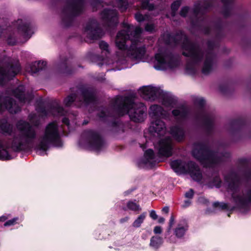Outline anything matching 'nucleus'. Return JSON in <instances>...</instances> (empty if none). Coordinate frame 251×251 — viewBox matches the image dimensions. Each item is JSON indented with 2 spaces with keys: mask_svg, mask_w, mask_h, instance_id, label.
Instances as JSON below:
<instances>
[{
  "mask_svg": "<svg viewBox=\"0 0 251 251\" xmlns=\"http://www.w3.org/2000/svg\"><path fill=\"white\" fill-rule=\"evenodd\" d=\"M28 118L31 124L34 126H37L39 125V117L35 114H30Z\"/></svg>",
  "mask_w": 251,
  "mask_h": 251,
  "instance_id": "obj_34",
  "label": "nucleus"
},
{
  "mask_svg": "<svg viewBox=\"0 0 251 251\" xmlns=\"http://www.w3.org/2000/svg\"><path fill=\"white\" fill-rule=\"evenodd\" d=\"M25 88L23 86H19L16 90L13 91L14 95L18 98L21 102H29L32 99V95L28 96V98H25V95L24 94Z\"/></svg>",
  "mask_w": 251,
  "mask_h": 251,
  "instance_id": "obj_21",
  "label": "nucleus"
},
{
  "mask_svg": "<svg viewBox=\"0 0 251 251\" xmlns=\"http://www.w3.org/2000/svg\"><path fill=\"white\" fill-rule=\"evenodd\" d=\"M163 103L166 107H173L176 104V102L174 99L172 98H167L164 99Z\"/></svg>",
  "mask_w": 251,
  "mask_h": 251,
  "instance_id": "obj_35",
  "label": "nucleus"
},
{
  "mask_svg": "<svg viewBox=\"0 0 251 251\" xmlns=\"http://www.w3.org/2000/svg\"><path fill=\"white\" fill-rule=\"evenodd\" d=\"M135 18L138 22H141L148 20V16L146 15L143 16L140 13H137L135 15Z\"/></svg>",
  "mask_w": 251,
  "mask_h": 251,
  "instance_id": "obj_40",
  "label": "nucleus"
},
{
  "mask_svg": "<svg viewBox=\"0 0 251 251\" xmlns=\"http://www.w3.org/2000/svg\"><path fill=\"white\" fill-rule=\"evenodd\" d=\"M157 149L159 153L162 156L169 157L172 155L173 142L170 137L161 139L158 142Z\"/></svg>",
  "mask_w": 251,
  "mask_h": 251,
  "instance_id": "obj_12",
  "label": "nucleus"
},
{
  "mask_svg": "<svg viewBox=\"0 0 251 251\" xmlns=\"http://www.w3.org/2000/svg\"><path fill=\"white\" fill-rule=\"evenodd\" d=\"M60 142L58 126L55 122H51L46 126L43 133L40 135L36 149L45 151L51 145L58 146Z\"/></svg>",
  "mask_w": 251,
  "mask_h": 251,
  "instance_id": "obj_6",
  "label": "nucleus"
},
{
  "mask_svg": "<svg viewBox=\"0 0 251 251\" xmlns=\"http://www.w3.org/2000/svg\"><path fill=\"white\" fill-rule=\"evenodd\" d=\"M18 133H14L8 143L0 140V159H11L5 148L11 147L13 150L20 151L25 149L36 137L35 129L30 124L24 120H20L16 124Z\"/></svg>",
  "mask_w": 251,
  "mask_h": 251,
  "instance_id": "obj_1",
  "label": "nucleus"
},
{
  "mask_svg": "<svg viewBox=\"0 0 251 251\" xmlns=\"http://www.w3.org/2000/svg\"><path fill=\"white\" fill-rule=\"evenodd\" d=\"M0 129L2 133L10 135L12 132L13 126L7 123L5 119L0 120Z\"/></svg>",
  "mask_w": 251,
  "mask_h": 251,
  "instance_id": "obj_23",
  "label": "nucleus"
},
{
  "mask_svg": "<svg viewBox=\"0 0 251 251\" xmlns=\"http://www.w3.org/2000/svg\"><path fill=\"white\" fill-rule=\"evenodd\" d=\"M85 133L88 138L91 147L94 150L99 151L104 147V142L98 133L89 130Z\"/></svg>",
  "mask_w": 251,
  "mask_h": 251,
  "instance_id": "obj_13",
  "label": "nucleus"
},
{
  "mask_svg": "<svg viewBox=\"0 0 251 251\" xmlns=\"http://www.w3.org/2000/svg\"><path fill=\"white\" fill-rule=\"evenodd\" d=\"M101 18L107 26L116 25L118 23V14L115 10L105 8L101 13Z\"/></svg>",
  "mask_w": 251,
  "mask_h": 251,
  "instance_id": "obj_14",
  "label": "nucleus"
},
{
  "mask_svg": "<svg viewBox=\"0 0 251 251\" xmlns=\"http://www.w3.org/2000/svg\"><path fill=\"white\" fill-rule=\"evenodd\" d=\"M214 46V44L212 42H209L208 43V47L209 48V49H211L213 48Z\"/></svg>",
  "mask_w": 251,
  "mask_h": 251,
  "instance_id": "obj_56",
  "label": "nucleus"
},
{
  "mask_svg": "<svg viewBox=\"0 0 251 251\" xmlns=\"http://www.w3.org/2000/svg\"><path fill=\"white\" fill-rule=\"evenodd\" d=\"M7 42L9 45H14L16 43V39L11 33H9L7 36Z\"/></svg>",
  "mask_w": 251,
  "mask_h": 251,
  "instance_id": "obj_42",
  "label": "nucleus"
},
{
  "mask_svg": "<svg viewBox=\"0 0 251 251\" xmlns=\"http://www.w3.org/2000/svg\"><path fill=\"white\" fill-rule=\"evenodd\" d=\"M170 131L171 134L178 141H180L183 139L184 131L182 127L179 126L172 127L170 129Z\"/></svg>",
  "mask_w": 251,
  "mask_h": 251,
  "instance_id": "obj_22",
  "label": "nucleus"
},
{
  "mask_svg": "<svg viewBox=\"0 0 251 251\" xmlns=\"http://www.w3.org/2000/svg\"><path fill=\"white\" fill-rule=\"evenodd\" d=\"M149 115L152 119V121L158 119V118H164L166 117V112L162 107L157 105H151L150 107Z\"/></svg>",
  "mask_w": 251,
  "mask_h": 251,
  "instance_id": "obj_18",
  "label": "nucleus"
},
{
  "mask_svg": "<svg viewBox=\"0 0 251 251\" xmlns=\"http://www.w3.org/2000/svg\"><path fill=\"white\" fill-rule=\"evenodd\" d=\"M165 221V220L163 217H160L158 219V222L159 223L163 224L164 223Z\"/></svg>",
  "mask_w": 251,
  "mask_h": 251,
  "instance_id": "obj_57",
  "label": "nucleus"
},
{
  "mask_svg": "<svg viewBox=\"0 0 251 251\" xmlns=\"http://www.w3.org/2000/svg\"><path fill=\"white\" fill-rule=\"evenodd\" d=\"M113 106L118 116L128 113L131 120L135 122L144 121L146 108L142 103H135L129 97H117L114 102Z\"/></svg>",
  "mask_w": 251,
  "mask_h": 251,
  "instance_id": "obj_4",
  "label": "nucleus"
},
{
  "mask_svg": "<svg viewBox=\"0 0 251 251\" xmlns=\"http://www.w3.org/2000/svg\"><path fill=\"white\" fill-rule=\"evenodd\" d=\"M190 202H189V201H185V206H187L188 205H190Z\"/></svg>",
  "mask_w": 251,
  "mask_h": 251,
  "instance_id": "obj_62",
  "label": "nucleus"
},
{
  "mask_svg": "<svg viewBox=\"0 0 251 251\" xmlns=\"http://www.w3.org/2000/svg\"><path fill=\"white\" fill-rule=\"evenodd\" d=\"M187 229L188 226L186 224L183 226L179 224L177 225V226L175 228V234L177 237L181 238L183 236Z\"/></svg>",
  "mask_w": 251,
  "mask_h": 251,
  "instance_id": "obj_27",
  "label": "nucleus"
},
{
  "mask_svg": "<svg viewBox=\"0 0 251 251\" xmlns=\"http://www.w3.org/2000/svg\"><path fill=\"white\" fill-rule=\"evenodd\" d=\"M127 206L128 209L133 211H139L141 210L139 205L133 201H129L127 204Z\"/></svg>",
  "mask_w": 251,
  "mask_h": 251,
  "instance_id": "obj_37",
  "label": "nucleus"
},
{
  "mask_svg": "<svg viewBox=\"0 0 251 251\" xmlns=\"http://www.w3.org/2000/svg\"><path fill=\"white\" fill-rule=\"evenodd\" d=\"M7 217L5 216L0 217V222H4L7 219Z\"/></svg>",
  "mask_w": 251,
  "mask_h": 251,
  "instance_id": "obj_58",
  "label": "nucleus"
},
{
  "mask_svg": "<svg viewBox=\"0 0 251 251\" xmlns=\"http://www.w3.org/2000/svg\"><path fill=\"white\" fill-rule=\"evenodd\" d=\"M171 166L177 173H188L196 181H200L202 178V174L199 166L192 161L186 163L179 160H174L171 162Z\"/></svg>",
  "mask_w": 251,
  "mask_h": 251,
  "instance_id": "obj_8",
  "label": "nucleus"
},
{
  "mask_svg": "<svg viewBox=\"0 0 251 251\" xmlns=\"http://www.w3.org/2000/svg\"><path fill=\"white\" fill-rule=\"evenodd\" d=\"M109 115V114H107V116ZM107 116V114H106V112L105 111H103L101 112V115H100V117L101 118L104 117L105 116Z\"/></svg>",
  "mask_w": 251,
  "mask_h": 251,
  "instance_id": "obj_60",
  "label": "nucleus"
},
{
  "mask_svg": "<svg viewBox=\"0 0 251 251\" xmlns=\"http://www.w3.org/2000/svg\"><path fill=\"white\" fill-rule=\"evenodd\" d=\"M19 220V218L18 217H15L13 218L12 219L9 220L7 221H6L4 224V226H11L15 225L17 223V221Z\"/></svg>",
  "mask_w": 251,
  "mask_h": 251,
  "instance_id": "obj_44",
  "label": "nucleus"
},
{
  "mask_svg": "<svg viewBox=\"0 0 251 251\" xmlns=\"http://www.w3.org/2000/svg\"><path fill=\"white\" fill-rule=\"evenodd\" d=\"M215 208H218L220 209H226L227 208V205L226 203L215 202L213 204Z\"/></svg>",
  "mask_w": 251,
  "mask_h": 251,
  "instance_id": "obj_41",
  "label": "nucleus"
},
{
  "mask_svg": "<svg viewBox=\"0 0 251 251\" xmlns=\"http://www.w3.org/2000/svg\"><path fill=\"white\" fill-rule=\"evenodd\" d=\"M162 238L159 236H152L151 239L150 246L154 249L158 248L162 244Z\"/></svg>",
  "mask_w": 251,
  "mask_h": 251,
  "instance_id": "obj_31",
  "label": "nucleus"
},
{
  "mask_svg": "<svg viewBox=\"0 0 251 251\" xmlns=\"http://www.w3.org/2000/svg\"><path fill=\"white\" fill-rule=\"evenodd\" d=\"M194 195V192L192 189H190L187 192L185 193V197L188 198H192Z\"/></svg>",
  "mask_w": 251,
  "mask_h": 251,
  "instance_id": "obj_51",
  "label": "nucleus"
},
{
  "mask_svg": "<svg viewBox=\"0 0 251 251\" xmlns=\"http://www.w3.org/2000/svg\"><path fill=\"white\" fill-rule=\"evenodd\" d=\"M150 216L153 220H156L158 218V216L154 210L151 211Z\"/></svg>",
  "mask_w": 251,
  "mask_h": 251,
  "instance_id": "obj_52",
  "label": "nucleus"
},
{
  "mask_svg": "<svg viewBox=\"0 0 251 251\" xmlns=\"http://www.w3.org/2000/svg\"><path fill=\"white\" fill-rule=\"evenodd\" d=\"M210 7L209 5L206 4L204 5H201V3H197L195 5V7L194 9V13L197 16L199 15V13L202 12L203 10L207 9L208 8Z\"/></svg>",
  "mask_w": 251,
  "mask_h": 251,
  "instance_id": "obj_32",
  "label": "nucleus"
},
{
  "mask_svg": "<svg viewBox=\"0 0 251 251\" xmlns=\"http://www.w3.org/2000/svg\"><path fill=\"white\" fill-rule=\"evenodd\" d=\"M221 183V179L219 176H215L213 179V185H215L216 187H219L220 186V184Z\"/></svg>",
  "mask_w": 251,
  "mask_h": 251,
  "instance_id": "obj_46",
  "label": "nucleus"
},
{
  "mask_svg": "<svg viewBox=\"0 0 251 251\" xmlns=\"http://www.w3.org/2000/svg\"><path fill=\"white\" fill-rule=\"evenodd\" d=\"M176 43L182 42L183 54L190 57L191 60V64H188L186 69L188 71L191 70V66L198 65L202 58L204 57L202 73L207 75L211 72L215 66V57L213 53L206 51L203 52L197 44L191 43L187 38L186 35L180 33L175 37Z\"/></svg>",
  "mask_w": 251,
  "mask_h": 251,
  "instance_id": "obj_2",
  "label": "nucleus"
},
{
  "mask_svg": "<svg viewBox=\"0 0 251 251\" xmlns=\"http://www.w3.org/2000/svg\"><path fill=\"white\" fill-rule=\"evenodd\" d=\"M178 61L171 54L157 53L155 56L154 68L156 70H164L174 69L178 65Z\"/></svg>",
  "mask_w": 251,
  "mask_h": 251,
  "instance_id": "obj_10",
  "label": "nucleus"
},
{
  "mask_svg": "<svg viewBox=\"0 0 251 251\" xmlns=\"http://www.w3.org/2000/svg\"><path fill=\"white\" fill-rule=\"evenodd\" d=\"M82 98L83 100V103L88 104L93 102L95 100L94 92L88 89L82 91Z\"/></svg>",
  "mask_w": 251,
  "mask_h": 251,
  "instance_id": "obj_24",
  "label": "nucleus"
},
{
  "mask_svg": "<svg viewBox=\"0 0 251 251\" xmlns=\"http://www.w3.org/2000/svg\"><path fill=\"white\" fill-rule=\"evenodd\" d=\"M150 130L154 135H155V133L158 136L163 135L166 131L165 123L159 119L152 121Z\"/></svg>",
  "mask_w": 251,
  "mask_h": 251,
  "instance_id": "obj_17",
  "label": "nucleus"
},
{
  "mask_svg": "<svg viewBox=\"0 0 251 251\" xmlns=\"http://www.w3.org/2000/svg\"><path fill=\"white\" fill-rule=\"evenodd\" d=\"M5 109L11 113H16L20 110V108L11 98L0 96V113Z\"/></svg>",
  "mask_w": 251,
  "mask_h": 251,
  "instance_id": "obj_11",
  "label": "nucleus"
},
{
  "mask_svg": "<svg viewBox=\"0 0 251 251\" xmlns=\"http://www.w3.org/2000/svg\"><path fill=\"white\" fill-rule=\"evenodd\" d=\"M162 231V229L160 226H156L154 227L153 232L155 234H160Z\"/></svg>",
  "mask_w": 251,
  "mask_h": 251,
  "instance_id": "obj_50",
  "label": "nucleus"
},
{
  "mask_svg": "<svg viewBox=\"0 0 251 251\" xmlns=\"http://www.w3.org/2000/svg\"><path fill=\"white\" fill-rule=\"evenodd\" d=\"M21 70L19 60L4 57L0 61V86H3L15 76Z\"/></svg>",
  "mask_w": 251,
  "mask_h": 251,
  "instance_id": "obj_7",
  "label": "nucleus"
},
{
  "mask_svg": "<svg viewBox=\"0 0 251 251\" xmlns=\"http://www.w3.org/2000/svg\"><path fill=\"white\" fill-rule=\"evenodd\" d=\"M193 101L195 105L200 106H203L205 103L204 100L202 98L197 97H193Z\"/></svg>",
  "mask_w": 251,
  "mask_h": 251,
  "instance_id": "obj_39",
  "label": "nucleus"
},
{
  "mask_svg": "<svg viewBox=\"0 0 251 251\" xmlns=\"http://www.w3.org/2000/svg\"><path fill=\"white\" fill-rule=\"evenodd\" d=\"M71 3L68 9L73 15L79 14L82 10L83 4V0H71Z\"/></svg>",
  "mask_w": 251,
  "mask_h": 251,
  "instance_id": "obj_20",
  "label": "nucleus"
},
{
  "mask_svg": "<svg viewBox=\"0 0 251 251\" xmlns=\"http://www.w3.org/2000/svg\"><path fill=\"white\" fill-rule=\"evenodd\" d=\"M169 208L168 206H165L162 209L163 212L167 214L169 212Z\"/></svg>",
  "mask_w": 251,
  "mask_h": 251,
  "instance_id": "obj_54",
  "label": "nucleus"
},
{
  "mask_svg": "<svg viewBox=\"0 0 251 251\" xmlns=\"http://www.w3.org/2000/svg\"><path fill=\"white\" fill-rule=\"evenodd\" d=\"M85 31L91 39H97L103 35L102 30L98 27V24L95 20H93L86 25Z\"/></svg>",
  "mask_w": 251,
  "mask_h": 251,
  "instance_id": "obj_15",
  "label": "nucleus"
},
{
  "mask_svg": "<svg viewBox=\"0 0 251 251\" xmlns=\"http://www.w3.org/2000/svg\"><path fill=\"white\" fill-rule=\"evenodd\" d=\"M126 0H112V4L119 8L122 11L126 9L127 6Z\"/></svg>",
  "mask_w": 251,
  "mask_h": 251,
  "instance_id": "obj_30",
  "label": "nucleus"
},
{
  "mask_svg": "<svg viewBox=\"0 0 251 251\" xmlns=\"http://www.w3.org/2000/svg\"><path fill=\"white\" fill-rule=\"evenodd\" d=\"M225 180L228 183V191L231 193L232 198L236 203L245 204L251 202V191L243 194V196H239L237 194L239 178L235 174L232 173L225 176Z\"/></svg>",
  "mask_w": 251,
  "mask_h": 251,
  "instance_id": "obj_9",
  "label": "nucleus"
},
{
  "mask_svg": "<svg viewBox=\"0 0 251 251\" xmlns=\"http://www.w3.org/2000/svg\"><path fill=\"white\" fill-rule=\"evenodd\" d=\"M180 5V2L179 1H176L172 4L171 8L173 11L172 15H175V12L178 9Z\"/></svg>",
  "mask_w": 251,
  "mask_h": 251,
  "instance_id": "obj_43",
  "label": "nucleus"
},
{
  "mask_svg": "<svg viewBox=\"0 0 251 251\" xmlns=\"http://www.w3.org/2000/svg\"><path fill=\"white\" fill-rule=\"evenodd\" d=\"M193 156L206 167H212L224 160V157H228V153L223 155L217 152L210 151L205 145L200 143L195 144L192 151Z\"/></svg>",
  "mask_w": 251,
  "mask_h": 251,
  "instance_id": "obj_5",
  "label": "nucleus"
},
{
  "mask_svg": "<svg viewBox=\"0 0 251 251\" xmlns=\"http://www.w3.org/2000/svg\"><path fill=\"white\" fill-rule=\"evenodd\" d=\"M7 31H10L9 29H7L6 30H4V31L3 29L0 26V37L2 36V34H4V33L5 32L7 33Z\"/></svg>",
  "mask_w": 251,
  "mask_h": 251,
  "instance_id": "obj_53",
  "label": "nucleus"
},
{
  "mask_svg": "<svg viewBox=\"0 0 251 251\" xmlns=\"http://www.w3.org/2000/svg\"><path fill=\"white\" fill-rule=\"evenodd\" d=\"M123 27L124 29L117 35L115 40L116 46L119 49L125 50L127 49L126 42L129 39L131 42V56L135 59L141 58L145 54V48L137 45V43L139 41L142 29L126 22L123 23Z\"/></svg>",
  "mask_w": 251,
  "mask_h": 251,
  "instance_id": "obj_3",
  "label": "nucleus"
},
{
  "mask_svg": "<svg viewBox=\"0 0 251 251\" xmlns=\"http://www.w3.org/2000/svg\"><path fill=\"white\" fill-rule=\"evenodd\" d=\"M128 219H129L128 217H125L124 218L121 219L120 220V222H121V223H124V222H126L127 221Z\"/></svg>",
  "mask_w": 251,
  "mask_h": 251,
  "instance_id": "obj_59",
  "label": "nucleus"
},
{
  "mask_svg": "<svg viewBox=\"0 0 251 251\" xmlns=\"http://www.w3.org/2000/svg\"><path fill=\"white\" fill-rule=\"evenodd\" d=\"M154 6L150 3L149 0H143L142 2V8L143 9L151 10L153 9Z\"/></svg>",
  "mask_w": 251,
  "mask_h": 251,
  "instance_id": "obj_38",
  "label": "nucleus"
},
{
  "mask_svg": "<svg viewBox=\"0 0 251 251\" xmlns=\"http://www.w3.org/2000/svg\"><path fill=\"white\" fill-rule=\"evenodd\" d=\"M62 122L66 125H69V120L67 118H64L62 120Z\"/></svg>",
  "mask_w": 251,
  "mask_h": 251,
  "instance_id": "obj_55",
  "label": "nucleus"
},
{
  "mask_svg": "<svg viewBox=\"0 0 251 251\" xmlns=\"http://www.w3.org/2000/svg\"><path fill=\"white\" fill-rule=\"evenodd\" d=\"M41 116H48L50 114L55 116H61L64 114V110L63 108L60 107L57 103L54 105L51 109L50 112H48L44 108H42L38 110Z\"/></svg>",
  "mask_w": 251,
  "mask_h": 251,
  "instance_id": "obj_19",
  "label": "nucleus"
},
{
  "mask_svg": "<svg viewBox=\"0 0 251 251\" xmlns=\"http://www.w3.org/2000/svg\"><path fill=\"white\" fill-rule=\"evenodd\" d=\"M222 1L224 4H226L229 0H222Z\"/></svg>",
  "mask_w": 251,
  "mask_h": 251,
  "instance_id": "obj_63",
  "label": "nucleus"
},
{
  "mask_svg": "<svg viewBox=\"0 0 251 251\" xmlns=\"http://www.w3.org/2000/svg\"><path fill=\"white\" fill-rule=\"evenodd\" d=\"M47 63L45 61H40L38 62H35L31 66V73L33 74L36 73L40 70L44 69Z\"/></svg>",
  "mask_w": 251,
  "mask_h": 251,
  "instance_id": "obj_29",
  "label": "nucleus"
},
{
  "mask_svg": "<svg viewBox=\"0 0 251 251\" xmlns=\"http://www.w3.org/2000/svg\"><path fill=\"white\" fill-rule=\"evenodd\" d=\"M77 99V98H76V96L75 95H71L68 96L64 100V103L65 105L67 106H70L75 100H76Z\"/></svg>",
  "mask_w": 251,
  "mask_h": 251,
  "instance_id": "obj_36",
  "label": "nucleus"
},
{
  "mask_svg": "<svg viewBox=\"0 0 251 251\" xmlns=\"http://www.w3.org/2000/svg\"><path fill=\"white\" fill-rule=\"evenodd\" d=\"M188 12V8L187 7H184L181 9L180 14L182 17H185Z\"/></svg>",
  "mask_w": 251,
  "mask_h": 251,
  "instance_id": "obj_49",
  "label": "nucleus"
},
{
  "mask_svg": "<svg viewBox=\"0 0 251 251\" xmlns=\"http://www.w3.org/2000/svg\"><path fill=\"white\" fill-rule=\"evenodd\" d=\"M99 46L102 50L109 52L108 45L106 42L104 41H101L99 44Z\"/></svg>",
  "mask_w": 251,
  "mask_h": 251,
  "instance_id": "obj_45",
  "label": "nucleus"
},
{
  "mask_svg": "<svg viewBox=\"0 0 251 251\" xmlns=\"http://www.w3.org/2000/svg\"><path fill=\"white\" fill-rule=\"evenodd\" d=\"M175 223V218L172 215L170 217V220H169V227L168 229V231L170 232L173 226L174 225Z\"/></svg>",
  "mask_w": 251,
  "mask_h": 251,
  "instance_id": "obj_47",
  "label": "nucleus"
},
{
  "mask_svg": "<svg viewBox=\"0 0 251 251\" xmlns=\"http://www.w3.org/2000/svg\"><path fill=\"white\" fill-rule=\"evenodd\" d=\"M146 213H143L139 215L138 218L134 221L132 224V226L134 227H139L141 226V224L143 223L146 218Z\"/></svg>",
  "mask_w": 251,
  "mask_h": 251,
  "instance_id": "obj_33",
  "label": "nucleus"
},
{
  "mask_svg": "<svg viewBox=\"0 0 251 251\" xmlns=\"http://www.w3.org/2000/svg\"><path fill=\"white\" fill-rule=\"evenodd\" d=\"M145 29L146 31L151 32L154 29V26L153 25L151 24H148L146 25L145 27Z\"/></svg>",
  "mask_w": 251,
  "mask_h": 251,
  "instance_id": "obj_48",
  "label": "nucleus"
},
{
  "mask_svg": "<svg viewBox=\"0 0 251 251\" xmlns=\"http://www.w3.org/2000/svg\"><path fill=\"white\" fill-rule=\"evenodd\" d=\"M154 156V152L152 150L149 149L146 151L144 153L145 159L143 161V163L145 164H151Z\"/></svg>",
  "mask_w": 251,
  "mask_h": 251,
  "instance_id": "obj_28",
  "label": "nucleus"
},
{
  "mask_svg": "<svg viewBox=\"0 0 251 251\" xmlns=\"http://www.w3.org/2000/svg\"><path fill=\"white\" fill-rule=\"evenodd\" d=\"M141 96L145 100H153L159 97L160 90L152 86H145L140 90Z\"/></svg>",
  "mask_w": 251,
  "mask_h": 251,
  "instance_id": "obj_16",
  "label": "nucleus"
},
{
  "mask_svg": "<svg viewBox=\"0 0 251 251\" xmlns=\"http://www.w3.org/2000/svg\"><path fill=\"white\" fill-rule=\"evenodd\" d=\"M212 123V120L211 119H207L205 121V124L206 125L210 124Z\"/></svg>",
  "mask_w": 251,
  "mask_h": 251,
  "instance_id": "obj_61",
  "label": "nucleus"
},
{
  "mask_svg": "<svg viewBox=\"0 0 251 251\" xmlns=\"http://www.w3.org/2000/svg\"><path fill=\"white\" fill-rule=\"evenodd\" d=\"M187 110L185 107H180L179 109L174 110L172 111L173 115L176 119L179 120L184 119L187 115Z\"/></svg>",
  "mask_w": 251,
  "mask_h": 251,
  "instance_id": "obj_26",
  "label": "nucleus"
},
{
  "mask_svg": "<svg viewBox=\"0 0 251 251\" xmlns=\"http://www.w3.org/2000/svg\"><path fill=\"white\" fill-rule=\"evenodd\" d=\"M22 23V21L21 20H18L17 21V23L19 25H20ZM18 29L19 31L21 30L23 32V36L26 39L29 38L32 34V32L31 30L29 25L27 24H25L22 26L19 25Z\"/></svg>",
  "mask_w": 251,
  "mask_h": 251,
  "instance_id": "obj_25",
  "label": "nucleus"
}]
</instances>
